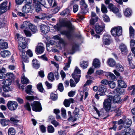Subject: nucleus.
Wrapping results in <instances>:
<instances>
[{
  "label": "nucleus",
  "mask_w": 135,
  "mask_h": 135,
  "mask_svg": "<svg viewBox=\"0 0 135 135\" xmlns=\"http://www.w3.org/2000/svg\"><path fill=\"white\" fill-rule=\"evenodd\" d=\"M56 25L54 26V28L57 31H60L62 27H67V30L61 31L60 33L62 35L65 36L69 41L73 40V33L75 30V28L70 21H63L60 23H57Z\"/></svg>",
  "instance_id": "f257e3e1"
},
{
  "label": "nucleus",
  "mask_w": 135,
  "mask_h": 135,
  "mask_svg": "<svg viewBox=\"0 0 135 135\" xmlns=\"http://www.w3.org/2000/svg\"><path fill=\"white\" fill-rule=\"evenodd\" d=\"M122 27L119 26L117 27H115L112 28L110 31L111 34L115 37V40L117 42L120 41L118 37L122 35Z\"/></svg>",
  "instance_id": "f03ea898"
},
{
  "label": "nucleus",
  "mask_w": 135,
  "mask_h": 135,
  "mask_svg": "<svg viewBox=\"0 0 135 135\" xmlns=\"http://www.w3.org/2000/svg\"><path fill=\"white\" fill-rule=\"evenodd\" d=\"M99 88L98 91L95 95V98L98 100L99 99V95L102 96L105 95V93L107 90L106 86L103 84L99 85Z\"/></svg>",
  "instance_id": "7ed1b4c3"
},
{
  "label": "nucleus",
  "mask_w": 135,
  "mask_h": 135,
  "mask_svg": "<svg viewBox=\"0 0 135 135\" xmlns=\"http://www.w3.org/2000/svg\"><path fill=\"white\" fill-rule=\"evenodd\" d=\"M81 71L77 66L75 67L73 73L71 75V76L74 79L76 84L78 83L81 76Z\"/></svg>",
  "instance_id": "20e7f679"
},
{
  "label": "nucleus",
  "mask_w": 135,
  "mask_h": 135,
  "mask_svg": "<svg viewBox=\"0 0 135 135\" xmlns=\"http://www.w3.org/2000/svg\"><path fill=\"white\" fill-rule=\"evenodd\" d=\"M20 34L17 33L15 38L16 39H18V42L20 46V47H23L24 48H26L27 44L25 40L26 38L23 37H20Z\"/></svg>",
  "instance_id": "39448f33"
},
{
  "label": "nucleus",
  "mask_w": 135,
  "mask_h": 135,
  "mask_svg": "<svg viewBox=\"0 0 135 135\" xmlns=\"http://www.w3.org/2000/svg\"><path fill=\"white\" fill-rule=\"evenodd\" d=\"M80 110L79 108L76 107L73 112V116H70L68 119V120L70 122H74L76 121L79 115Z\"/></svg>",
  "instance_id": "423d86ee"
},
{
  "label": "nucleus",
  "mask_w": 135,
  "mask_h": 135,
  "mask_svg": "<svg viewBox=\"0 0 135 135\" xmlns=\"http://www.w3.org/2000/svg\"><path fill=\"white\" fill-rule=\"evenodd\" d=\"M31 105L32 110L36 112H40L42 110L41 104L39 101H34L31 104Z\"/></svg>",
  "instance_id": "0eeeda50"
},
{
  "label": "nucleus",
  "mask_w": 135,
  "mask_h": 135,
  "mask_svg": "<svg viewBox=\"0 0 135 135\" xmlns=\"http://www.w3.org/2000/svg\"><path fill=\"white\" fill-rule=\"evenodd\" d=\"M108 98L104 100L103 106L105 110L107 112L110 110L112 107V102L108 97Z\"/></svg>",
  "instance_id": "6e6552de"
},
{
  "label": "nucleus",
  "mask_w": 135,
  "mask_h": 135,
  "mask_svg": "<svg viewBox=\"0 0 135 135\" xmlns=\"http://www.w3.org/2000/svg\"><path fill=\"white\" fill-rule=\"evenodd\" d=\"M25 48L23 47H19V54L23 61L25 62L28 63L29 62V58L27 54H25L26 51L25 49Z\"/></svg>",
  "instance_id": "1a4fd4ad"
},
{
  "label": "nucleus",
  "mask_w": 135,
  "mask_h": 135,
  "mask_svg": "<svg viewBox=\"0 0 135 135\" xmlns=\"http://www.w3.org/2000/svg\"><path fill=\"white\" fill-rule=\"evenodd\" d=\"M8 109L11 111L16 110L18 107V104L17 103L14 101H9L7 104Z\"/></svg>",
  "instance_id": "9d476101"
},
{
  "label": "nucleus",
  "mask_w": 135,
  "mask_h": 135,
  "mask_svg": "<svg viewBox=\"0 0 135 135\" xmlns=\"http://www.w3.org/2000/svg\"><path fill=\"white\" fill-rule=\"evenodd\" d=\"M109 97L112 102L114 103L120 104L121 103V97L120 95L118 94H116L114 96L111 95L107 96Z\"/></svg>",
  "instance_id": "9b49d317"
},
{
  "label": "nucleus",
  "mask_w": 135,
  "mask_h": 135,
  "mask_svg": "<svg viewBox=\"0 0 135 135\" xmlns=\"http://www.w3.org/2000/svg\"><path fill=\"white\" fill-rule=\"evenodd\" d=\"M94 29L96 33L98 34H100L104 29L105 24L104 23L102 25H99V23H97L94 25Z\"/></svg>",
  "instance_id": "f8f14e48"
},
{
  "label": "nucleus",
  "mask_w": 135,
  "mask_h": 135,
  "mask_svg": "<svg viewBox=\"0 0 135 135\" xmlns=\"http://www.w3.org/2000/svg\"><path fill=\"white\" fill-rule=\"evenodd\" d=\"M41 32L44 34L48 33L50 31V27L49 26L44 24H41L38 25Z\"/></svg>",
  "instance_id": "ddd939ff"
},
{
  "label": "nucleus",
  "mask_w": 135,
  "mask_h": 135,
  "mask_svg": "<svg viewBox=\"0 0 135 135\" xmlns=\"http://www.w3.org/2000/svg\"><path fill=\"white\" fill-rule=\"evenodd\" d=\"M7 2L5 1L0 4V12L2 14L6 12L7 10Z\"/></svg>",
  "instance_id": "4468645a"
},
{
  "label": "nucleus",
  "mask_w": 135,
  "mask_h": 135,
  "mask_svg": "<svg viewBox=\"0 0 135 135\" xmlns=\"http://www.w3.org/2000/svg\"><path fill=\"white\" fill-rule=\"evenodd\" d=\"M32 6L28 4H25L22 8V12H23L27 13L29 12L32 13Z\"/></svg>",
  "instance_id": "2eb2a0df"
},
{
  "label": "nucleus",
  "mask_w": 135,
  "mask_h": 135,
  "mask_svg": "<svg viewBox=\"0 0 135 135\" xmlns=\"http://www.w3.org/2000/svg\"><path fill=\"white\" fill-rule=\"evenodd\" d=\"M96 16V14L95 12H91V17H95L94 19L91 18L90 20V25H94L95 22L98 21L99 18Z\"/></svg>",
  "instance_id": "dca6fc26"
},
{
  "label": "nucleus",
  "mask_w": 135,
  "mask_h": 135,
  "mask_svg": "<svg viewBox=\"0 0 135 135\" xmlns=\"http://www.w3.org/2000/svg\"><path fill=\"white\" fill-rule=\"evenodd\" d=\"M45 48L44 47L41 45H37L36 46L35 50V52L36 54H41L44 51Z\"/></svg>",
  "instance_id": "f3484780"
},
{
  "label": "nucleus",
  "mask_w": 135,
  "mask_h": 135,
  "mask_svg": "<svg viewBox=\"0 0 135 135\" xmlns=\"http://www.w3.org/2000/svg\"><path fill=\"white\" fill-rule=\"evenodd\" d=\"M8 43L2 39H0V47L2 49H5L8 47Z\"/></svg>",
  "instance_id": "a211bd4d"
},
{
  "label": "nucleus",
  "mask_w": 135,
  "mask_h": 135,
  "mask_svg": "<svg viewBox=\"0 0 135 135\" xmlns=\"http://www.w3.org/2000/svg\"><path fill=\"white\" fill-rule=\"evenodd\" d=\"M107 63L109 66L111 67H114L116 65V62L112 58L108 59L107 61Z\"/></svg>",
  "instance_id": "6ab92c4d"
},
{
  "label": "nucleus",
  "mask_w": 135,
  "mask_h": 135,
  "mask_svg": "<svg viewBox=\"0 0 135 135\" xmlns=\"http://www.w3.org/2000/svg\"><path fill=\"white\" fill-rule=\"evenodd\" d=\"M119 48L122 54L126 55L128 52L126 46L124 44L122 45L119 46Z\"/></svg>",
  "instance_id": "aec40b11"
},
{
  "label": "nucleus",
  "mask_w": 135,
  "mask_h": 135,
  "mask_svg": "<svg viewBox=\"0 0 135 135\" xmlns=\"http://www.w3.org/2000/svg\"><path fill=\"white\" fill-rule=\"evenodd\" d=\"M92 65L96 68H98L100 66V64L99 59L95 58L93 61Z\"/></svg>",
  "instance_id": "412c9836"
},
{
  "label": "nucleus",
  "mask_w": 135,
  "mask_h": 135,
  "mask_svg": "<svg viewBox=\"0 0 135 135\" xmlns=\"http://www.w3.org/2000/svg\"><path fill=\"white\" fill-rule=\"evenodd\" d=\"M132 123V120L131 119H127L124 120V126L127 128H129L131 126Z\"/></svg>",
  "instance_id": "4be33fe9"
},
{
  "label": "nucleus",
  "mask_w": 135,
  "mask_h": 135,
  "mask_svg": "<svg viewBox=\"0 0 135 135\" xmlns=\"http://www.w3.org/2000/svg\"><path fill=\"white\" fill-rule=\"evenodd\" d=\"M117 82L118 87L120 88H125L127 87V85L123 80H118Z\"/></svg>",
  "instance_id": "5701e85b"
},
{
  "label": "nucleus",
  "mask_w": 135,
  "mask_h": 135,
  "mask_svg": "<svg viewBox=\"0 0 135 135\" xmlns=\"http://www.w3.org/2000/svg\"><path fill=\"white\" fill-rule=\"evenodd\" d=\"M50 16H47V14L45 13H42L38 16H35V18L37 19L44 20L46 18H50Z\"/></svg>",
  "instance_id": "b1692460"
},
{
  "label": "nucleus",
  "mask_w": 135,
  "mask_h": 135,
  "mask_svg": "<svg viewBox=\"0 0 135 135\" xmlns=\"http://www.w3.org/2000/svg\"><path fill=\"white\" fill-rule=\"evenodd\" d=\"M5 79L0 80V83L4 85H10L12 83V81L11 79H9L7 78H4Z\"/></svg>",
  "instance_id": "393cba45"
},
{
  "label": "nucleus",
  "mask_w": 135,
  "mask_h": 135,
  "mask_svg": "<svg viewBox=\"0 0 135 135\" xmlns=\"http://www.w3.org/2000/svg\"><path fill=\"white\" fill-rule=\"evenodd\" d=\"M4 78H7L11 80H13L15 78V76L12 73H6L4 75Z\"/></svg>",
  "instance_id": "a878e982"
},
{
  "label": "nucleus",
  "mask_w": 135,
  "mask_h": 135,
  "mask_svg": "<svg viewBox=\"0 0 135 135\" xmlns=\"http://www.w3.org/2000/svg\"><path fill=\"white\" fill-rule=\"evenodd\" d=\"M1 56L3 57H7L11 55L10 52L8 50L2 51L1 52Z\"/></svg>",
  "instance_id": "bb28decb"
},
{
  "label": "nucleus",
  "mask_w": 135,
  "mask_h": 135,
  "mask_svg": "<svg viewBox=\"0 0 135 135\" xmlns=\"http://www.w3.org/2000/svg\"><path fill=\"white\" fill-rule=\"evenodd\" d=\"M119 88V87L116 88L114 91H115L116 93L120 95L124 94L125 93V89L123 88Z\"/></svg>",
  "instance_id": "cd10ccee"
},
{
  "label": "nucleus",
  "mask_w": 135,
  "mask_h": 135,
  "mask_svg": "<svg viewBox=\"0 0 135 135\" xmlns=\"http://www.w3.org/2000/svg\"><path fill=\"white\" fill-rule=\"evenodd\" d=\"M129 37L130 38H135V30L132 26H130L129 27Z\"/></svg>",
  "instance_id": "c85d7f7f"
},
{
  "label": "nucleus",
  "mask_w": 135,
  "mask_h": 135,
  "mask_svg": "<svg viewBox=\"0 0 135 135\" xmlns=\"http://www.w3.org/2000/svg\"><path fill=\"white\" fill-rule=\"evenodd\" d=\"M38 61L36 59H33L32 60V65L33 67L35 69H37L40 67V65L39 63H38Z\"/></svg>",
  "instance_id": "c756f323"
},
{
  "label": "nucleus",
  "mask_w": 135,
  "mask_h": 135,
  "mask_svg": "<svg viewBox=\"0 0 135 135\" xmlns=\"http://www.w3.org/2000/svg\"><path fill=\"white\" fill-rule=\"evenodd\" d=\"M9 123V120L4 119H0V123L2 126L4 127L8 126Z\"/></svg>",
  "instance_id": "7c9ffc66"
},
{
  "label": "nucleus",
  "mask_w": 135,
  "mask_h": 135,
  "mask_svg": "<svg viewBox=\"0 0 135 135\" xmlns=\"http://www.w3.org/2000/svg\"><path fill=\"white\" fill-rule=\"evenodd\" d=\"M6 69L3 67L0 68V79H4L5 77V74L6 73Z\"/></svg>",
  "instance_id": "2f4dec72"
},
{
  "label": "nucleus",
  "mask_w": 135,
  "mask_h": 135,
  "mask_svg": "<svg viewBox=\"0 0 135 135\" xmlns=\"http://www.w3.org/2000/svg\"><path fill=\"white\" fill-rule=\"evenodd\" d=\"M18 117L17 115H15L14 117H11L10 118V120H9V123H16L18 122L19 120L16 119Z\"/></svg>",
  "instance_id": "473e14b6"
},
{
  "label": "nucleus",
  "mask_w": 135,
  "mask_h": 135,
  "mask_svg": "<svg viewBox=\"0 0 135 135\" xmlns=\"http://www.w3.org/2000/svg\"><path fill=\"white\" fill-rule=\"evenodd\" d=\"M70 11V10L68 8L65 9L60 13V15L63 16H67L69 14Z\"/></svg>",
  "instance_id": "72a5a7b5"
},
{
  "label": "nucleus",
  "mask_w": 135,
  "mask_h": 135,
  "mask_svg": "<svg viewBox=\"0 0 135 135\" xmlns=\"http://www.w3.org/2000/svg\"><path fill=\"white\" fill-rule=\"evenodd\" d=\"M8 135H15L16 130L14 128H9L8 129Z\"/></svg>",
  "instance_id": "f704fd0d"
},
{
  "label": "nucleus",
  "mask_w": 135,
  "mask_h": 135,
  "mask_svg": "<svg viewBox=\"0 0 135 135\" xmlns=\"http://www.w3.org/2000/svg\"><path fill=\"white\" fill-rule=\"evenodd\" d=\"M9 85H4L2 86L3 91L5 92H7L12 90V87H9Z\"/></svg>",
  "instance_id": "c9c22d12"
},
{
  "label": "nucleus",
  "mask_w": 135,
  "mask_h": 135,
  "mask_svg": "<svg viewBox=\"0 0 135 135\" xmlns=\"http://www.w3.org/2000/svg\"><path fill=\"white\" fill-rule=\"evenodd\" d=\"M28 22L27 21H24L22 24L21 25L20 28L23 29V28H27L29 27L30 25H29Z\"/></svg>",
  "instance_id": "e433bc0d"
},
{
  "label": "nucleus",
  "mask_w": 135,
  "mask_h": 135,
  "mask_svg": "<svg viewBox=\"0 0 135 135\" xmlns=\"http://www.w3.org/2000/svg\"><path fill=\"white\" fill-rule=\"evenodd\" d=\"M61 7L57 6L55 8L51 9V11L52 12V14L54 15L57 13Z\"/></svg>",
  "instance_id": "4c0bfd02"
},
{
  "label": "nucleus",
  "mask_w": 135,
  "mask_h": 135,
  "mask_svg": "<svg viewBox=\"0 0 135 135\" xmlns=\"http://www.w3.org/2000/svg\"><path fill=\"white\" fill-rule=\"evenodd\" d=\"M47 79L49 80L53 81L55 80L54 74L52 72L49 73L47 75Z\"/></svg>",
  "instance_id": "58836bf2"
},
{
  "label": "nucleus",
  "mask_w": 135,
  "mask_h": 135,
  "mask_svg": "<svg viewBox=\"0 0 135 135\" xmlns=\"http://www.w3.org/2000/svg\"><path fill=\"white\" fill-rule=\"evenodd\" d=\"M34 4L35 5V8L38 7H41V5L43 6H44L46 8H49V7H47L46 6V4L45 2H43V4H42V3L40 2V1H39V2H37V3Z\"/></svg>",
  "instance_id": "ea45409f"
},
{
  "label": "nucleus",
  "mask_w": 135,
  "mask_h": 135,
  "mask_svg": "<svg viewBox=\"0 0 135 135\" xmlns=\"http://www.w3.org/2000/svg\"><path fill=\"white\" fill-rule=\"evenodd\" d=\"M124 14L126 17H129L131 15L132 10L129 8H127L124 12Z\"/></svg>",
  "instance_id": "a19ab883"
},
{
  "label": "nucleus",
  "mask_w": 135,
  "mask_h": 135,
  "mask_svg": "<svg viewBox=\"0 0 135 135\" xmlns=\"http://www.w3.org/2000/svg\"><path fill=\"white\" fill-rule=\"evenodd\" d=\"M116 122H117L115 121H112L111 123L112 124L113 126L109 128V129L110 130L113 129L114 131H116L117 127V126L116 125V124H117Z\"/></svg>",
  "instance_id": "79ce46f5"
},
{
  "label": "nucleus",
  "mask_w": 135,
  "mask_h": 135,
  "mask_svg": "<svg viewBox=\"0 0 135 135\" xmlns=\"http://www.w3.org/2000/svg\"><path fill=\"white\" fill-rule=\"evenodd\" d=\"M79 47V46L77 44H75L73 45L71 48L72 52L71 53V54H73L74 53L76 50L78 49Z\"/></svg>",
  "instance_id": "37998d69"
},
{
  "label": "nucleus",
  "mask_w": 135,
  "mask_h": 135,
  "mask_svg": "<svg viewBox=\"0 0 135 135\" xmlns=\"http://www.w3.org/2000/svg\"><path fill=\"white\" fill-rule=\"evenodd\" d=\"M132 57H130V55H128V61L129 64L131 68L132 69H134L135 68V66L133 64L131 61L132 60Z\"/></svg>",
  "instance_id": "c03bdc74"
},
{
  "label": "nucleus",
  "mask_w": 135,
  "mask_h": 135,
  "mask_svg": "<svg viewBox=\"0 0 135 135\" xmlns=\"http://www.w3.org/2000/svg\"><path fill=\"white\" fill-rule=\"evenodd\" d=\"M37 88L40 92L41 93L43 92L44 89L43 87L42 84L41 83H38L37 84Z\"/></svg>",
  "instance_id": "a18cd8bd"
},
{
  "label": "nucleus",
  "mask_w": 135,
  "mask_h": 135,
  "mask_svg": "<svg viewBox=\"0 0 135 135\" xmlns=\"http://www.w3.org/2000/svg\"><path fill=\"white\" fill-rule=\"evenodd\" d=\"M48 132L49 133H52L54 132L55 129L54 127L51 125L48 126L47 128Z\"/></svg>",
  "instance_id": "49530a36"
},
{
  "label": "nucleus",
  "mask_w": 135,
  "mask_h": 135,
  "mask_svg": "<svg viewBox=\"0 0 135 135\" xmlns=\"http://www.w3.org/2000/svg\"><path fill=\"white\" fill-rule=\"evenodd\" d=\"M29 80L27 78H26L25 76H24L21 79V82L23 84L29 83Z\"/></svg>",
  "instance_id": "de8ad7c7"
},
{
  "label": "nucleus",
  "mask_w": 135,
  "mask_h": 135,
  "mask_svg": "<svg viewBox=\"0 0 135 135\" xmlns=\"http://www.w3.org/2000/svg\"><path fill=\"white\" fill-rule=\"evenodd\" d=\"M116 67L117 70L120 71L122 72L124 70V67L120 64H117L116 65Z\"/></svg>",
  "instance_id": "09e8293b"
},
{
  "label": "nucleus",
  "mask_w": 135,
  "mask_h": 135,
  "mask_svg": "<svg viewBox=\"0 0 135 135\" xmlns=\"http://www.w3.org/2000/svg\"><path fill=\"white\" fill-rule=\"evenodd\" d=\"M86 13V11H81V12H80L78 14V18L81 20H82L84 19V17L82 14H83L85 15V14Z\"/></svg>",
  "instance_id": "8fccbe9b"
},
{
  "label": "nucleus",
  "mask_w": 135,
  "mask_h": 135,
  "mask_svg": "<svg viewBox=\"0 0 135 135\" xmlns=\"http://www.w3.org/2000/svg\"><path fill=\"white\" fill-rule=\"evenodd\" d=\"M29 28L33 33H35L37 31L36 27L33 25L31 24L30 25Z\"/></svg>",
  "instance_id": "3c124183"
},
{
  "label": "nucleus",
  "mask_w": 135,
  "mask_h": 135,
  "mask_svg": "<svg viewBox=\"0 0 135 135\" xmlns=\"http://www.w3.org/2000/svg\"><path fill=\"white\" fill-rule=\"evenodd\" d=\"M101 10L102 12L104 14L107 13L108 12L107 7L103 4H102Z\"/></svg>",
  "instance_id": "603ef678"
},
{
  "label": "nucleus",
  "mask_w": 135,
  "mask_h": 135,
  "mask_svg": "<svg viewBox=\"0 0 135 135\" xmlns=\"http://www.w3.org/2000/svg\"><path fill=\"white\" fill-rule=\"evenodd\" d=\"M61 115L63 118H66V110L64 108H62L61 109Z\"/></svg>",
  "instance_id": "864d4df0"
},
{
  "label": "nucleus",
  "mask_w": 135,
  "mask_h": 135,
  "mask_svg": "<svg viewBox=\"0 0 135 135\" xmlns=\"http://www.w3.org/2000/svg\"><path fill=\"white\" fill-rule=\"evenodd\" d=\"M24 107L26 110L30 112H31V109L29 102H27L26 104L24 105Z\"/></svg>",
  "instance_id": "5fc2aeb1"
},
{
  "label": "nucleus",
  "mask_w": 135,
  "mask_h": 135,
  "mask_svg": "<svg viewBox=\"0 0 135 135\" xmlns=\"http://www.w3.org/2000/svg\"><path fill=\"white\" fill-rule=\"evenodd\" d=\"M110 39H105L103 40V43L104 44L107 45H109L110 44Z\"/></svg>",
  "instance_id": "6e6d98bb"
},
{
  "label": "nucleus",
  "mask_w": 135,
  "mask_h": 135,
  "mask_svg": "<svg viewBox=\"0 0 135 135\" xmlns=\"http://www.w3.org/2000/svg\"><path fill=\"white\" fill-rule=\"evenodd\" d=\"M103 20L104 22H109L110 21V19L109 17L106 14L103 15Z\"/></svg>",
  "instance_id": "4d7b16f0"
},
{
  "label": "nucleus",
  "mask_w": 135,
  "mask_h": 135,
  "mask_svg": "<svg viewBox=\"0 0 135 135\" xmlns=\"http://www.w3.org/2000/svg\"><path fill=\"white\" fill-rule=\"evenodd\" d=\"M108 85L110 88H114L115 86V84L113 81H109Z\"/></svg>",
  "instance_id": "13d9d810"
},
{
  "label": "nucleus",
  "mask_w": 135,
  "mask_h": 135,
  "mask_svg": "<svg viewBox=\"0 0 135 135\" xmlns=\"http://www.w3.org/2000/svg\"><path fill=\"white\" fill-rule=\"evenodd\" d=\"M50 97L52 100L55 101L57 99V96L56 94L52 93L51 94Z\"/></svg>",
  "instance_id": "bf43d9fd"
},
{
  "label": "nucleus",
  "mask_w": 135,
  "mask_h": 135,
  "mask_svg": "<svg viewBox=\"0 0 135 135\" xmlns=\"http://www.w3.org/2000/svg\"><path fill=\"white\" fill-rule=\"evenodd\" d=\"M88 62L86 61H83V64H80L81 66L83 69L86 68L88 66Z\"/></svg>",
  "instance_id": "052dcab7"
},
{
  "label": "nucleus",
  "mask_w": 135,
  "mask_h": 135,
  "mask_svg": "<svg viewBox=\"0 0 135 135\" xmlns=\"http://www.w3.org/2000/svg\"><path fill=\"white\" fill-rule=\"evenodd\" d=\"M23 31L26 37H30L31 36L32 34L30 31L26 30H24Z\"/></svg>",
  "instance_id": "680f3d73"
},
{
  "label": "nucleus",
  "mask_w": 135,
  "mask_h": 135,
  "mask_svg": "<svg viewBox=\"0 0 135 135\" xmlns=\"http://www.w3.org/2000/svg\"><path fill=\"white\" fill-rule=\"evenodd\" d=\"M58 88L59 91L61 92L63 91L64 89V86L62 83H60L59 84Z\"/></svg>",
  "instance_id": "e2e57ef3"
},
{
  "label": "nucleus",
  "mask_w": 135,
  "mask_h": 135,
  "mask_svg": "<svg viewBox=\"0 0 135 135\" xmlns=\"http://www.w3.org/2000/svg\"><path fill=\"white\" fill-rule=\"evenodd\" d=\"M63 104L66 107H68L70 105V103L68 99H65L63 102Z\"/></svg>",
  "instance_id": "0e129e2a"
},
{
  "label": "nucleus",
  "mask_w": 135,
  "mask_h": 135,
  "mask_svg": "<svg viewBox=\"0 0 135 135\" xmlns=\"http://www.w3.org/2000/svg\"><path fill=\"white\" fill-rule=\"evenodd\" d=\"M40 128L41 132L42 133H45L46 132V127L43 125H41L40 126Z\"/></svg>",
  "instance_id": "69168bd1"
},
{
  "label": "nucleus",
  "mask_w": 135,
  "mask_h": 135,
  "mask_svg": "<svg viewBox=\"0 0 135 135\" xmlns=\"http://www.w3.org/2000/svg\"><path fill=\"white\" fill-rule=\"evenodd\" d=\"M87 5L85 3L82 6H81V11H86L87 12V11L86 9L87 8Z\"/></svg>",
  "instance_id": "338daca9"
},
{
  "label": "nucleus",
  "mask_w": 135,
  "mask_h": 135,
  "mask_svg": "<svg viewBox=\"0 0 135 135\" xmlns=\"http://www.w3.org/2000/svg\"><path fill=\"white\" fill-rule=\"evenodd\" d=\"M75 94V91L71 90L68 93V95L69 97H72L74 96Z\"/></svg>",
  "instance_id": "774afa93"
}]
</instances>
